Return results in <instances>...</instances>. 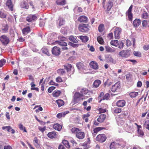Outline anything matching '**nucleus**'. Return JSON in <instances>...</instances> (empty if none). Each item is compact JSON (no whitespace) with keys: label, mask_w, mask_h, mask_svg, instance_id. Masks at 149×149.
I'll use <instances>...</instances> for the list:
<instances>
[{"label":"nucleus","mask_w":149,"mask_h":149,"mask_svg":"<svg viewBox=\"0 0 149 149\" xmlns=\"http://www.w3.org/2000/svg\"><path fill=\"white\" fill-rule=\"evenodd\" d=\"M78 91H80L81 94L79 92H76L75 93L73 100L72 102L74 104L79 103L80 101L84 99V97L83 95L86 94L88 92V91L86 88H78Z\"/></svg>","instance_id":"1"},{"label":"nucleus","mask_w":149,"mask_h":149,"mask_svg":"<svg viewBox=\"0 0 149 149\" xmlns=\"http://www.w3.org/2000/svg\"><path fill=\"white\" fill-rule=\"evenodd\" d=\"M71 131L73 134H75L76 137L78 139L81 140L85 138V133L84 132L81 131V129L74 127L71 129Z\"/></svg>","instance_id":"2"},{"label":"nucleus","mask_w":149,"mask_h":149,"mask_svg":"<svg viewBox=\"0 0 149 149\" xmlns=\"http://www.w3.org/2000/svg\"><path fill=\"white\" fill-rule=\"evenodd\" d=\"M0 41L3 45L6 46L9 43L10 40L6 36L2 35L0 36Z\"/></svg>","instance_id":"3"},{"label":"nucleus","mask_w":149,"mask_h":149,"mask_svg":"<svg viewBox=\"0 0 149 149\" xmlns=\"http://www.w3.org/2000/svg\"><path fill=\"white\" fill-rule=\"evenodd\" d=\"M89 25L84 24H81L79 26V30L81 32H85L88 31L89 29Z\"/></svg>","instance_id":"4"},{"label":"nucleus","mask_w":149,"mask_h":149,"mask_svg":"<svg viewBox=\"0 0 149 149\" xmlns=\"http://www.w3.org/2000/svg\"><path fill=\"white\" fill-rule=\"evenodd\" d=\"M76 66L79 70L80 72L85 74L86 73L85 71L86 69V67L82 63L80 62L77 63L76 64Z\"/></svg>","instance_id":"5"},{"label":"nucleus","mask_w":149,"mask_h":149,"mask_svg":"<svg viewBox=\"0 0 149 149\" xmlns=\"http://www.w3.org/2000/svg\"><path fill=\"white\" fill-rule=\"evenodd\" d=\"M66 70L68 73L67 75L69 77L73 74L74 73V70L73 68H72V65L68 63L66 65Z\"/></svg>","instance_id":"6"},{"label":"nucleus","mask_w":149,"mask_h":149,"mask_svg":"<svg viewBox=\"0 0 149 149\" xmlns=\"http://www.w3.org/2000/svg\"><path fill=\"white\" fill-rule=\"evenodd\" d=\"M107 139V137L104 134H101L97 136L96 140L97 141L102 143L105 141Z\"/></svg>","instance_id":"7"},{"label":"nucleus","mask_w":149,"mask_h":149,"mask_svg":"<svg viewBox=\"0 0 149 149\" xmlns=\"http://www.w3.org/2000/svg\"><path fill=\"white\" fill-rule=\"evenodd\" d=\"M122 32V29L121 28L116 27L114 31V35L115 38L116 39H119L120 38V35Z\"/></svg>","instance_id":"8"},{"label":"nucleus","mask_w":149,"mask_h":149,"mask_svg":"<svg viewBox=\"0 0 149 149\" xmlns=\"http://www.w3.org/2000/svg\"><path fill=\"white\" fill-rule=\"evenodd\" d=\"M61 40L60 41H55L54 42L55 44H58V45L60 46H64V47L62 48V49L63 50H65V42H64L65 41V38L64 37H61L60 38Z\"/></svg>","instance_id":"9"},{"label":"nucleus","mask_w":149,"mask_h":149,"mask_svg":"<svg viewBox=\"0 0 149 149\" xmlns=\"http://www.w3.org/2000/svg\"><path fill=\"white\" fill-rule=\"evenodd\" d=\"M37 19V17L35 15L30 14L27 16L26 20L29 22H32L36 21Z\"/></svg>","instance_id":"10"},{"label":"nucleus","mask_w":149,"mask_h":149,"mask_svg":"<svg viewBox=\"0 0 149 149\" xmlns=\"http://www.w3.org/2000/svg\"><path fill=\"white\" fill-rule=\"evenodd\" d=\"M130 54L127 50H122L119 53L120 56L124 58H126L129 56Z\"/></svg>","instance_id":"11"},{"label":"nucleus","mask_w":149,"mask_h":149,"mask_svg":"<svg viewBox=\"0 0 149 149\" xmlns=\"http://www.w3.org/2000/svg\"><path fill=\"white\" fill-rule=\"evenodd\" d=\"M52 54L56 56H58L61 53L60 49L56 46L54 47L52 50Z\"/></svg>","instance_id":"12"},{"label":"nucleus","mask_w":149,"mask_h":149,"mask_svg":"<svg viewBox=\"0 0 149 149\" xmlns=\"http://www.w3.org/2000/svg\"><path fill=\"white\" fill-rule=\"evenodd\" d=\"M133 8L132 5H131L128 10L126 12V15L128 16L129 20L132 21V9Z\"/></svg>","instance_id":"13"},{"label":"nucleus","mask_w":149,"mask_h":149,"mask_svg":"<svg viewBox=\"0 0 149 149\" xmlns=\"http://www.w3.org/2000/svg\"><path fill=\"white\" fill-rule=\"evenodd\" d=\"M9 27L7 24H2L0 31L2 33H7L8 32Z\"/></svg>","instance_id":"14"},{"label":"nucleus","mask_w":149,"mask_h":149,"mask_svg":"<svg viewBox=\"0 0 149 149\" xmlns=\"http://www.w3.org/2000/svg\"><path fill=\"white\" fill-rule=\"evenodd\" d=\"M6 5L9 9V10L11 11L13 10V5L12 3L11 0H7L6 3Z\"/></svg>","instance_id":"15"},{"label":"nucleus","mask_w":149,"mask_h":149,"mask_svg":"<svg viewBox=\"0 0 149 149\" xmlns=\"http://www.w3.org/2000/svg\"><path fill=\"white\" fill-rule=\"evenodd\" d=\"M106 59L108 63H111L113 64H115L116 63V61L113 59L111 56L110 55H108L106 56Z\"/></svg>","instance_id":"16"},{"label":"nucleus","mask_w":149,"mask_h":149,"mask_svg":"<svg viewBox=\"0 0 149 149\" xmlns=\"http://www.w3.org/2000/svg\"><path fill=\"white\" fill-rule=\"evenodd\" d=\"M78 20L81 22L86 23L88 21L87 17L85 16H81L78 19Z\"/></svg>","instance_id":"17"},{"label":"nucleus","mask_w":149,"mask_h":149,"mask_svg":"<svg viewBox=\"0 0 149 149\" xmlns=\"http://www.w3.org/2000/svg\"><path fill=\"white\" fill-rule=\"evenodd\" d=\"M120 85L119 83L117 82L112 86L111 90L112 91L114 92L116 91L118 88H120Z\"/></svg>","instance_id":"18"},{"label":"nucleus","mask_w":149,"mask_h":149,"mask_svg":"<svg viewBox=\"0 0 149 149\" xmlns=\"http://www.w3.org/2000/svg\"><path fill=\"white\" fill-rule=\"evenodd\" d=\"M47 136L49 138L52 139L56 138L57 134L56 132L52 131L49 132L47 134Z\"/></svg>","instance_id":"19"},{"label":"nucleus","mask_w":149,"mask_h":149,"mask_svg":"<svg viewBox=\"0 0 149 149\" xmlns=\"http://www.w3.org/2000/svg\"><path fill=\"white\" fill-rule=\"evenodd\" d=\"M90 65L91 67L94 69L97 70L98 68V64L95 61L91 62L90 63Z\"/></svg>","instance_id":"20"},{"label":"nucleus","mask_w":149,"mask_h":149,"mask_svg":"<svg viewBox=\"0 0 149 149\" xmlns=\"http://www.w3.org/2000/svg\"><path fill=\"white\" fill-rule=\"evenodd\" d=\"M106 116L103 114H101L97 119V121L100 123L103 122L105 119Z\"/></svg>","instance_id":"21"},{"label":"nucleus","mask_w":149,"mask_h":149,"mask_svg":"<svg viewBox=\"0 0 149 149\" xmlns=\"http://www.w3.org/2000/svg\"><path fill=\"white\" fill-rule=\"evenodd\" d=\"M105 48L107 52L113 53L115 52L116 51L115 48L112 49L108 45L105 46Z\"/></svg>","instance_id":"22"},{"label":"nucleus","mask_w":149,"mask_h":149,"mask_svg":"<svg viewBox=\"0 0 149 149\" xmlns=\"http://www.w3.org/2000/svg\"><path fill=\"white\" fill-rule=\"evenodd\" d=\"M31 29L29 26H28L23 29L22 30V33L24 35H26L30 32Z\"/></svg>","instance_id":"23"},{"label":"nucleus","mask_w":149,"mask_h":149,"mask_svg":"<svg viewBox=\"0 0 149 149\" xmlns=\"http://www.w3.org/2000/svg\"><path fill=\"white\" fill-rule=\"evenodd\" d=\"M43 53L47 55L48 56H50V53L49 52L48 49L45 47H43L41 49Z\"/></svg>","instance_id":"24"},{"label":"nucleus","mask_w":149,"mask_h":149,"mask_svg":"<svg viewBox=\"0 0 149 149\" xmlns=\"http://www.w3.org/2000/svg\"><path fill=\"white\" fill-rule=\"evenodd\" d=\"M125 104V102L124 100H120L118 101L116 103V105L119 107H123Z\"/></svg>","instance_id":"25"},{"label":"nucleus","mask_w":149,"mask_h":149,"mask_svg":"<svg viewBox=\"0 0 149 149\" xmlns=\"http://www.w3.org/2000/svg\"><path fill=\"white\" fill-rule=\"evenodd\" d=\"M33 141L34 145L36 147L39 148L40 147V146L38 143V139L37 137H36L34 138Z\"/></svg>","instance_id":"26"},{"label":"nucleus","mask_w":149,"mask_h":149,"mask_svg":"<svg viewBox=\"0 0 149 149\" xmlns=\"http://www.w3.org/2000/svg\"><path fill=\"white\" fill-rule=\"evenodd\" d=\"M140 23V20L138 19H136L134 21L133 24L134 27H137L139 26Z\"/></svg>","instance_id":"27"},{"label":"nucleus","mask_w":149,"mask_h":149,"mask_svg":"<svg viewBox=\"0 0 149 149\" xmlns=\"http://www.w3.org/2000/svg\"><path fill=\"white\" fill-rule=\"evenodd\" d=\"M101 83V82L100 80H96L94 81L93 84V86L95 88H97L99 86Z\"/></svg>","instance_id":"28"},{"label":"nucleus","mask_w":149,"mask_h":149,"mask_svg":"<svg viewBox=\"0 0 149 149\" xmlns=\"http://www.w3.org/2000/svg\"><path fill=\"white\" fill-rule=\"evenodd\" d=\"M53 127L55 130L59 131L61 129L62 127L59 124L56 123L54 125Z\"/></svg>","instance_id":"29"},{"label":"nucleus","mask_w":149,"mask_h":149,"mask_svg":"<svg viewBox=\"0 0 149 149\" xmlns=\"http://www.w3.org/2000/svg\"><path fill=\"white\" fill-rule=\"evenodd\" d=\"M79 38L83 42H86L89 40L88 38L86 36H79Z\"/></svg>","instance_id":"30"},{"label":"nucleus","mask_w":149,"mask_h":149,"mask_svg":"<svg viewBox=\"0 0 149 149\" xmlns=\"http://www.w3.org/2000/svg\"><path fill=\"white\" fill-rule=\"evenodd\" d=\"M61 93V92L60 91L55 90L53 92L52 94L54 97H57L60 95Z\"/></svg>","instance_id":"31"},{"label":"nucleus","mask_w":149,"mask_h":149,"mask_svg":"<svg viewBox=\"0 0 149 149\" xmlns=\"http://www.w3.org/2000/svg\"><path fill=\"white\" fill-rule=\"evenodd\" d=\"M117 146V143L115 142H113L110 145V149H115Z\"/></svg>","instance_id":"32"},{"label":"nucleus","mask_w":149,"mask_h":149,"mask_svg":"<svg viewBox=\"0 0 149 149\" xmlns=\"http://www.w3.org/2000/svg\"><path fill=\"white\" fill-rule=\"evenodd\" d=\"M149 17V14L147 12L144 11L143 12L142 15L141 17L143 18L147 19Z\"/></svg>","instance_id":"33"},{"label":"nucleus","mask_w":149,"mask_h":149,"mask_svg":"<svg viewBox=\"0 0 149 149\" xmlns=\"http://www.w3.org/2000/svg\"><path fill=\"white\" fill-rule=\"evenodd\" d=\"M110 44L115 47H117L119 45L118 41L117 40H114L111 41Z\"/></svg>","instance_id":"34"},{"label":"nucleus","mask_w":149,"mask_h":149,"mask_svg":"<svg viewBox=\"0 0 149 149\" xmlns=\"http://www.w3.org/2000/svg\"><path fill=\"white\" fill-rule=\"evenodd\" d=\"M59 19V25L60 26H62L65 24V19L64 18L61 17H60Z\"/></svg>","instance_id":"35"},{"label":"nucleus","mask_w":149,"mask_h":149,"mask_svg":"<svg viewBox=\"0 0 149 149\" xmlns=\"http://www.w3.org/2000/svg\"><path fill=\"white\" fill-rule=\"evenodd\" d=\"M65 0H57L56 3L58 5H63L65 4Z\"/></svg>","instance_id":"36"},{"label":"nucleus","mask_w":149,"mask_h":149,"mask_svg":"<svg viewBox=\"0 0 149 149\" xmlns=\"http://www.w3.org/2000/svg\"><path fill=\"white\" fill-rule=\"evenodd\" d=\"M113 6V3L112 2H109L107 5V11H109L111 8Z\"/></svg>","instance_id":"37"},{"label":"nucleus","mask_w":149,"mask_h":149,"mask_svg":"<svg viewBox=\"0 0 149 149\" xmlns=\"http://www.w3.org/2000/svg\"><path fill=\"white\" fill-rule=\"evenodd\" d=\"M129 95L131 97H135L138 95V93L136 92H131L130 93Z\"/></svg>","instance_id":"38"},{"label":"nucleus","mask_w":149,"mask_h":149,"mask_svg":"<svg viewBox=\"0 0 149 149\" xmlns=\"http://www.w3.org/2000/svg\"><path fill=\"white\" fill-rule=\"evenodd\" d=\"M69 39L70 41L74 43H77L78 42L76 38L72 36H69Z\"/></svg>","instance_id":"39"},{"label":"nucleus","mask_w":149,"mask_h":149,"mask_svg":"<svg viewBox=\"0 0 149 149\" xmlns=\"http://www.w3.org/2000/svg\"><path fill=\"white\" fill-rule=\"evenodd\" d=\"M7 15L3 10L0 11V17L1 18H6Z\"/></svg>","instance_id":"40"},{"label":"nucleus","mask_w":149,"mask_h":149,"mask_svg":"<svg viewBox=\"0 0 149 149\" xmlns=\"http://www.w3.org/2000/svg\"><path fill=\"white\" fill-rule=\"evenodd\" d=\"M65 116V112L58 113L56 115V117L58 118H60L62 117H64Z\"/></svg>","instance_id":"41"},{"label":"nucleus","mask_w":149,"mask_h":149,"mask_svg":"<svg viewBox=\"0 0 149 149\" xmlns=\"http://www.w3.org/2000/svg\"><path fill=\"white\" fill-rule=\"evenodd\" d=\"M56 103L59 107H61L64 104L63 101L61 100H58L56 101Z\"/></svg>","instance_id":"42"},{"label":"nucleus","mask_w":149,"mask_h":149,"mask_svg":"<svg viewBox=\"0 0 149 149\" xmlns=\"http://www.w3.org/2000/svg\"><path fill=\"white\" fill-rule=\"evenodd\" d=\"M18 127L20 130H23V132H27L25 127H24L22 124H19L18 125Z\"/></svg>","instance_id":"43"},{"label":"nucleus","mask_w":149,"mask_h":149,"mask_svg":"<svg viewBox=\"0 0 149 149\" xmlns=\"http://www.w3.org/2000/svg\"><path fill=\"white\" fill-rule=\"evenodd\" d=\"M37 107H38V109H37L36 110V113H38L40 111H41L43 110V109L42 107L40 106H36L33 109H36Z\"/></svg>","instance_id":"44"},{"label":"nucleus","mask_w":149,"mask_h":149,"mask_svg":"<svg viewBox=\"0 0 149 149\" xmlns=\"http://www.w3.org/2000/svg\"><path fill=\"white\" fill-rule=\"evenodd\" d=\"M22 8H25L26 9H28L29 8V6L26 1H24L22 4Z\"/></svg>","instance_id":"45"},{"label":"nucleus","mask_w":149,"mask_h":149,"mask_svg":"<svg viewBox=\"0 0 149 149\" xmlns=\"http://www.w3.org/2000/svg\"><path fill=\"white\" fill-rule=\"evenodd\" d=\"M104 26L103 24H100L98 27V30L100 32H102L104 29Z\"/></svg>","instance_id":"46"},{"label":"nucleus","mask_w":149,"mask_h":149,"mask_svg":"<svg viewBox=\"0 0 149 149\" xmlns=\"http://www.w3.org/2000/svg\"><path fill=\"white\" fill-rule=\"evenodd\" d=\"M144 126L146 129L149 130V120L145 121Z\"/></svg>","instance_id":"47"},{"label":"nucleus","mask_w":149,"mask_h":149,"mask_svg":"<svg viewBox=\"0 0 149 149\" xmlns=\"http://www.w3.org/2000/svg\"><path fill=\"white\" fill-rule=\"evenodd\" d=\"M102 129H103V128L101 127H97L95 128L93 130L94 133L96 134L99 131Z\"/></svg>","instance_id":"48"},{"label":"nucleus","mask_w":149,"mask_h":149,"mask_svg":"<svg viewBox=\"0 0 149 149\" xmlns=\"http://www.w3.org/2000/svg\"><path fill=\"white\" fill-rule=\"evenodd\" d=\"M57 72L61 75H63L65 72V70L63 69H60L58 70L57 71Z\"/></svg>","instance_id":"49"},{"label":"nucleus","mask_w":149,"mask_h":149,"mask_svg":"<svg viewBox=\"0 0 149 149\" xmlns=\"http://www.w3.org/2000/svg\"><path fill=\"white\" fill-rule=\"evenodd\" d=\"M98 42L100 44H102L104 43V41L102 38L100 36L98 37L97 38Z\"/></svg>","instance_id":"50"},{"label":"nucleus","mask_w":149,"mask_h":149,"mask_svg":"<svg viewBox=\"0 0 149 149\" xmlns=\"http://www.w3.org/2000/svg\"><path fill=\"white\" fill-rule=\"evenodd\" d=\"M6 63V60L4 59H2L0 60V67H2Z\"/></svg>","instance_id":"51"},{"label":"nucleus","mask_w":149,"mask_h":149,"mask_svg":"<svg viewBox=\"0 0 149 149\" xmlns=\"http://www.w3.org/2000/svg\"><path fill=\"white\" fill-rule=\"evenodd\" d=\"M12 129V128L10 126H3L2 127V129L3 130L7 129V130L8 132H10Z\"/></svg>","instance_id":"52"},{"label":"nucleus","mask_w":149,"mask_h":149,"mask_svg":"<svg viewBox=\"0 0 149 149\" xmlns=\"http://www.w3.org/2000/svg\"><path fill=\"white\" fill-rule=\"evenodd\" d=\"M138 136H142L144 135L143 132L141 130H138Z\"/></svg>","instance_id":"53"},{"label":"nucleus","mask_w":149,"mask_h":149,"mask_svg":"<svg viewBox=\"0 0 149 149\" xmlns=\"http://www.w3.org/2000/svg\"><path fill=\"white\" fill-rule=\"evenodd\" d=\"M121 109L120 108H115L113 111V112L116 113H120L121 112Z\"/></svg>","instance_id":"54"},{"label":"nucleus","mask_w":149,"mask_h":149,"mask_svg":"<svg viewBox=\"0 0 149 149\" xmlns=\"http://www.w3.org/2000/svg\"><path fill=\"white\" fill-rule=\"evenodd\" d=\"M133 54L134 56L139 57H141V53L138 52H134Z\"/></svg>","instance_id":"55"},{"label":"nucleus","mask_w":149,"mask_h":149,"mask_svg":"<svg viewBox=\"0 0 149 149\" xmlns=\"http://www.w3.org/2000/svg\"><path fill=\"white\" fill-rule=\"evenodd\" d=\"M46 127L44 126L43 127H42L40 126L38 127V129L39 130L41 131L42 133H43L46 129Z\"/></svg>","instance_id":"56"},{"label":"nucleus","mask_w":149,"mask_h":149,"mask_svg":"<svg viewBox=\"0 0 149 149\" xmlns=\"http://www.w3.org/2000/svg\"><path fill=\"white\" fill-rule=\"evenodd\" d=\"M55 88V87L53 86L49 87L48 89V92L49 93H51L53 91Z\"/></svg>","instance_id":"57"},{"label":"nucleus","mask_w":149,"mask_h":149,"mask_svg":"<svg viewBox=\"0 0 149 149\" xmlns=\"http://www.w3.org/2000/svg\"><path fill=\"white\" fill-rule=\"evenodd\" d=\"M110 97L109 95V93H106L105 95L104 96L103 98V100H107Z\"/></svg>","instance_id":"58"},{"label":"nucleus","mask_w":149,"mask_h":149,"mask_svg":"<svg viewBox=\"0 0 149 149\" xmlns=\"http://www.w3.org/2000/svg\"><path fill=\"white\" fill-rule=\"evenodd\" d=\"M142 26L143 27H146L148 25V22L146 20L143 21L142 23Z\"/></svg>","instance_id":"59"},{"label":"nucleus","mask_w":149,"mask_h":149,"mask_svg":"<svg viewBox=\"0 0 149 149\" xmlns=\"http://www.w3.org/2000/svg\"><path fill=\"white\" fill-rule=\"evenodd\" d=\"M62 79L61 78L59 77H58L56 79V81L58 82H61L62 81Z\"/></svg>","instance_id":"60"},{"label":"nucleus","mask_w":149,"mask_h":149,"mask_svg":"<svg viewBox=\"0 0 149 149\" xmlns=\"http://www.w3.org/2000/svg\"><path fill=\"white\" fill-rule=\"evenodd\" d=\"M71 46L74 47H77L79 46V45L77 44H74L72 42H70L69 43Z\"/></svg>","instance_id":"61"},{"label":"nucleus","mask_w":149,"mask_h":149,"mask_svg":"<svg viewBox=\"0 0 149 149\" xmlns=\"http://www.w3.org/2000/svg\"><path fill=\"white\" fill-rule=\"evenodd\" d=\"M124 46V43L123 42H120L118 48L120 49H122Z\"/></svg>","instance_id":"62"},{"label":"nucleus","mask_w":149,"mask_h":149,"mask_svg":"<svg viewBox=\"0 0 149 149\" xmlns=\"http://www.w3.org/2000/svg\"><path fill=\"white\" fill-rule=\"evenodd\" d=\"M143 49L145 50H147L149 49V45H144L143 47Z\"/></svg>","instance_id":"63"},{"label":"nucleus","mask_w":149,"mask_h":149,"mask_svg":"<svg viewBox=\"0 0 149 149\" xmlns=\"http://www.w3.org/2000/svg\"><path fill=\"white\" fill-rule=\"evenodd\" d=\"M4 149H13L12 147L9 145L5 146L4 147Z\"/></svg>","instance_id":"64"}]
</instances>
